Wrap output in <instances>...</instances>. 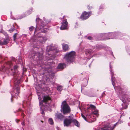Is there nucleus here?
<instances>
[{
	"instance_id": "6",
	"label": "nucleus",
	"mask_w": 130,
	"mask_h": 130,
	"mask_svg": "<svg viewBox=\"0 0 130 130\" xmlns=\"http://www.w3.org/2000/svg\"><path fill=\"white\" fill-rule=\"evenodd\" d=\"M75 55V52L72 51L70 53H67L64 56V58L68 62L71 63L74 60Z\"/></svg>"
},
{
	"instance_id": "20",
	"label": "nucleus",
	"mask_w": 130,
	"mask_h": 130,
	"mask_svg": "<svg viewBox=\"0 0 130 130\" xmlns=\"http://www.w3.org/2000/svg\"><path fill=\"white\" fill-rule=\"evenodd\" d=\"M63 87L62 86H59L57 87V89L59 92H61L62 90Z\"/></svg>"
},
{
	"instance_id": "34",
	"label": "nucleus",
	"mask_w": 130,
	"mask_h": 130,
	"mask_svg": "<svg viewBox=\"0 0 130 130\" xmlns=\"http://www.w3.org/2000/svg\"><path fill=\"white\" fill-rule=\"evenodd\" d=\"M21 124H22V125L23 126L24 125H25V123H24V122L23 121V122Z\"/></svg>"
},
{
	"instance_id": "30",
	"label": "nucleus",
	"mask_w": 130,
	"mask_h": 130,
	"mask_svg": "<svg viewBox=\"0 0 130 130\" xmlns=\"http://www.w3.org/2000/svg\"><path fill=\"white\" fill-rule=\"evenodd\" d=\"M87 39L90 40H92V38L90 36H89L88 37Z\"/></svg>"
},
{
	"instance_id": "29",
	"label": "nucleus",
	"mask_w": 130,
	"mask_h": 130,
	"mask_svg": "<svg viewBox=\"0 0 130 130\" xmlns=\"http://www.w3.org/2000/svg\"><path fill=\"white\" fill-rule=\"evenodd\" d=\"M41 19H40L39 18H37L36 19V21L37 22H39L40 21Z\"/></svg>"
},
{
	"instance_id": "42",
	"label": "nucleus",
	"mask_w": 130,
	"mask_h": 130,
	"mask_svg": "<svg viewBox=\"0 0 130 130\" xmlns=\"http://www.w3.org/2000/svg\"><path fill=\"white\" fill-rule=\"evenodd\" d=\"M90 65H91V64H90V65H89V67H90Z\"/></svg>"
},
{
	"instance_id": "16",
	"label": "nucleus",
	"mask_w": 130,
	"mask_h": 130,
	"mask_svg": "<svg viewBox=\"0 0 130 130\" xmlns=\"http://www.w3.org/2000/svg\"><path fill=\"white\" fill-rule=\"evenodd\" d=\"M9 41V39L8 38H6L4 39L3 42H1V45H5L7 44Z\"/></svg>"
},
{
	"instance_id": "17",
	"label": "nucleus",
	"mask_w": 130,
	"mask_h": 130,
	"mask_svg": "<svg viewBox=\"0 0 130 130\" xmlns=\"http://www.w3.org/2000/svg\"><path fill=\"white\" fill-rule=\"evenodd\" d=\"M92 114L94 115L96 117H98L99 115V114L98 113V111L96 109V110H94L92 111Z\"/></svg>"
},
{
	"instance_id": "9",
	"label": "nucleus",
	"mask_w": 130,
	"mask_h": 130,
	"mask_svg": "<svg viewBox=\"0 0 130 130\" xmlns=\"http://www.w3.org/2000/svg\"><path fill=\"white\" fill-rule=\"evenodd\" d=\"M36 89L37 95L38 96V99L39 101V104L40 105L41 103H42V101L43 100H41V95L42 94L41 91L42 90V88L40 87V85H39V86H37L36 87Z\"/></svg>"
},
{
	"instance_id": "47",
	"label": "nucleus",
	"mask_w": 130,
	"mask_h": 130,
	"mask_svg": "<svg viewBox=\"0 0 130 130\" xmlns=\"http://www.w3.org/2000/svg\"><path fill=\"white\" fill-rule=\"evenodd\" d=\"M101 9V8L100 7V9Z\"/></svg>"
},
{
	"instance_id": "12",
	"label": "nucleus",
	"mask_w": 130,
	"mask_h": 130,
	"mask_svg": "<svg viewBox=\"0 0 130 130\" xmlns=\"http://www.w3.org/2000/svg\"><path fill=\"white\" fill-rule=\"evenodd\" d=\"M91 12H87L84 11L81 15L80 18L82 20H84L88 19L91 15Z\"/></svg>"
},
{
	"instance_id": "2",
	"label": "nucleus",
	"mask_w": 130,
	"mask_h": 130,
	"mask_svg": "<svg viewBox=\"0 0 130 130\" xmlns=\"http://www.w3.org/2000/svg\"><path fill=\"white\" fill-rule=\"evenodd\" d=\"M110 72H111V79L112 82V85L114 87V88L116 89L117 91L118 92V94L119 96L120 99L123 102V103L122 104V109H126L127 107V105L126 103V95L125 93V92H124L122 89H121L120 87L119 86H118L115 87V78L113 77V72H111V70H110Z\"/></svg>"
},
{
	"instance_id": "37",
	"label": "nucleus",
	"mask_w": 130,
	"mask_h": 130,
	"mask_svg": "<svg viewBox=\"0 0 130 130\" xmlns=\"http://www.w3.org/2000/svg\"><path fill=\"white\" fill-rule=\"evenodd\" d=\"M25 101H24L23 102V105H24L25 104Z\"/></svg>"
},
{
	"instance_id": "4",
	"label": "nucleus",
	"mask_w": 130,
	"mask_h": 130,
	"mask_svg": "<svg viewBox=\"0 0 130 130\" xmlns=\"http://www.w3.org/2000/svg\"><path fill=\"white\" fill-rule=\"evenodd\" d=\"M51 101L50 98L47 96H45L43 98V100L42 102V103H41V104L42 105L40 107L41 110H42L41 112V113L42 115L44 114V110H48L50 108Z\"/></svg>"
},
{
	"instance_id": "28",
	"label": "nucleus",
	"mask_w": 130,
	"mask_h": 130,
	"mask_svg": "<svg viewBox=\"0 0 130 130\" xmlns=\"http://www.w3.org/2000/svg\"><path fill=\"white\" fill-rule=\"evenodd\" d=\"M45 25H44V24H43L42 23H41V26H40V27L39 28V29H40L42 28L43 27H44V26H45Z\"/></svg>"
},
{
	"instance_id": "46",
	"label": "nucleus",
	"mask_w": 130,
	"mask_h": 130,
	"mask_svg": "<svg viewBox=\"0 0 130 130\" xmlns=\"http://www.w3.org/2000/svg\"><path fill=\"white\" fill-rule=\"evenodd\" d=\"M76 24H77V23H76Z\"/></svg>"
},
{
	"instance_id": "23",
	"label": "nucleus",
	"mask_w": 130,
	"mask_h": 130,
	"mask_svg": "<svg viewBox=\"0 0 130 130\" xmlns=\"http://www.w3.org/2000/svg\"><path fill=\"white\" fill-rule=\"evenodd\" d=\"M48 122L51 124H53V120L51 118H50L48 119Z\"/></svg>"
},
{
	"instance_id": "8",
	"label": "nucleus",
	"mask_w": 130,
	"mask_h": 130,
	"mask_svg": "<svg viewBox=\"0 0 130 130\" xmlns=\"http://www.w3.org/2000/svg\"><path fill=\"white\" fill-rule=\"evenodd\" d=\"M42 52H41V53L39 52H37V53H35L34 52L32 51L31 53V54H30L29 57L30 58L33 59L35 58V56H37L38 57V58L40 60L42 59Z\"/></svg>"
},
{
	"instance_id": "26",
	"label": "nucleus",
	"mask_w": 130,
	"mask_h": 130,
	"mask_svg": "<svg viewBox=\"0 0 130 130\" xmlns=\"http://www.w3.org/2000/svg\"><path fill=\"white\" fill-rule=\"evenodd\" d=\"M81 116L86 121H87V118L83 114H81Z\"/></svg>"
},
{
	"instance_id": "35",
	"label": "nucleus",
	"mask_w": 130,
	"mask_h": 130,
	"mask_svg": "<svg viewBox=\"0 0 130 130\" xmlns=\"http://www.w3.org/2000/svg\"><path fill=\"white\" fill-rule=\"evenodd\" d=\"M19 121L20 120H18V119H16V121L17 123L18 122H19Z\"/></svg>"
},
{
	"instance_id": "40",
	"label": "nucleus",
	"mask_w": 130,
	"mask_h": 130,
	"mask_svg": "<svg viewBox=\"0 0 130 130\" xmlns=\"http://www.w3.org/2000/svg\"><path fill=\"white\" fill-rule=\"evenodd\" d=\"M24 114L23 113H22V116H23V117L24 116Z\"/></svg>"
},
{
	"instance_id": "43",
	"label": "nucleus",
	"mask_w": 130,
	"mask_h": 130,
	"mask_svg": "<svg viewBox=\"0 0 130 130\" xmlns=\"http://www.w3.org/2000/svg\"><path fill=\"white\" fill-rule=\"evenodd\" d=\"M11 102H12V99H11Z\"/></svg>"
},
{
	"instance_id": "19",
	"label": "nucleus",
	"mask_w": 130,
	"mask_h": 130,
	"mask_svg": "<svg viewBox=\"0 0 130 130\" xmlns=\"http://www.w3.org/2000/svg\"><path fill=\"white\" fill-rule=\"evenodd\" d=\"M54 48L52 47H50L49 46H47L46 48V51L48 52L50 51H53L54 50Z\"/></svg>"
},
{
	"instance_id": "48",
	"label": "nucleus",
	"mask_w": 130,
	"mask_h": 130,
	"mask_svg": "<svg viewBox=\"0 0 130 130\" xmlns=\"http://www.w3.org/2000/svg\"><path fill=\"white\" fill-rule=\"evenodd\" d=\"M32 9H31V11H32Z\"/></svg>"
},
{
	"instance_id": "31",
	"label": "nucleus",
	"mask_w": 130,
	"mask_h": 130,
	"mask_svg": "<svg viewBox=\"0 0 130 130\" xmlns=\"http://www.w3.org/2000/svg\"><path fill=\"white\" fill-rule=\"evenodd\" d=\"M31 96L30 95H29V97L28 98V101H29L30 99H31Z\"/></svg>"
},
{
	"instance_id": "3",
	"label": "nucleus",
	"mask_w": 130,
	"mask_h": 130,
	"mask_svg": "<svg viewBox=\"0 0 130 130\" xmlns=\"http://www.w3.org/2000/svg\"><path fill=\"white\" fill-rule=\"evenodd\" d=\"M47 39L46 37L42 36L40 33H38L35 37L31 39V41L33 42L34 44L39 46L42 45Z\"/></svg>"
},
{
	"instance_id": "44",
	"label": "nucleus",
	"mask_w": 130,
	"mask_h": 130,
	"mask_svg": "<svg viewBox=\"0 0 130 130\" xmlns=\"http://www.w3.org/2000/svg\"><path fill=\"white\" fill-rule=\"evenodd\" d=\"M30 13H28V14H30Z\"/></svg>"
},
{
	"instance_id": "5",
	"label": "nucleus",
	"mask_w": 130,
	"mask_h": 130,
	"mask_svg": "<svg viewBox=\"0 0 130 130\" xmlns=\"http://www.w3.org/2000/svg\"><path fill=\"white\" fill-rule=\"evenodd\" d=\"M68 119L66 118L64 120V126H68L71 122H73L75 125L77 127L79 126V122L75 119L73 118V116L72 115H71L68 117Z\"/></svg>"
},
{
	"instance_id": "22",
	"label": "nucleus",
	"mask_w": 130,
	"mask_h": 130,
	"mask_svg": "<svg viewBox=\"0 0 130 130\" xmlns=\"http://www.w3.org/2000/svg\"><path fill=\"white\" fill-rule=\"evenodd\" d=\"M93 52L92 50L91 49H88L87 50L86 52V54H87V53L90 54Z\"/></svg>"
},
{
	"instance_id": "33",
	"label": "nucleus",
	"mask_w": 130,
	"mask_h": 130,
	"mask_svg": "<svg viewBox=\"0 0 130 130\" xmlns=\"http://www.w3.org/2000/svg\"><path fill=\"white\" fill-rule=\"evenodd\" d=\"M37 28V26L36 27V28L35 29V32H34V34H36V31H37V29H36Z\"/></svg>"
},
{
	"instance_id": "1",
	"label": "nucleus",
	"mask_w": 130,
	"mask_h": 130,
	"mask_svg": "<svg viewBox=\"0 0 130 130\" xmlns=\"http://www.w3.org/2000/svg\"><path fill=\"white\" fill-rule=\"evenodd\" d=\"M6 64L7 66L6 67H9L10 68L8 69L6 68L5 66H2L1 70L3 72L6 71L7 72L8 71L10 73L12 72L13 73V78L14 82V89H14L13 91L12 92L11 95L12 98H15V96L18 95L20 93V87L19 84L21 82V80L20 77L19 73L17 72V70L18 68V66L15 65L13 67V70L14 71V72L13 71V69L11 68L13 65L12 62L8 61Z\"/></svg>"
},
{
	"instance_id": "13",
	"label": "nucleus",
	"mask_w": 130,
	"mask_h": 130,
	"mask_svg": "<svg viewBox=\"0 0 130 130\" xmlns=\"http://www.w3.org/2000/svg\"><path fill=\"white\" fill-rule=\"evenodd\" d=\"M68 23L67 22V20L65 19L63 21L62 25L60 27L61 30L67 29L68 28Z\"/></svg>"
},
{
	"instance_id": "10",
	"label": "nucleus",
	"mask_w": 130,
	"mask_h": 130,
	"mask_svg": "<svg viewBox=\"0 0 130 130\" xmlns=\"http://www.w3.org/2000/svg\"><path fill=\"white\" fill-rule=\"evenodd\" d=\"M121 123V122L119 123V121L118 122L112 126H111L110 125H109L108 126L106 125L104 127L101 128V130H113L117 125Z\"/></svg>"
},
{
	"instance_id": "39",
	"label": "nucleus",
	"mask_w": 130,
	"mask_h": 130,
	"mask_svg": "<svg viewBox=\"0 0 130 130\" xmlns=\"http://www.w3.org/2000/svg\"><path fill=\"white\" fill-rule=\"evenodd\" d=\"M19 111H22V110L21 109H19Z\"/></svg>"
},
{
	"instance_id": "49",
	"label": "nucleus",
	"mask_w": 130,
	"mask_h": 130,
	"mask_svg": "<svg viewBox=\"0 0 130 130\" xmlns=\"http://www.w3.org/2000/svg\"><path fill=\"white\" fill-rule=\"evenodd\" d=\"M129 119H130V117L129 118Z\"/></svg>"
},
{
	"instance_id": "25",
	"label": "nucleus",
	"mask_w": 130,
	"mask_h": 130,
	"mask_svg": "<svg viewBox=\"0 0 130 130\" xmlns=\"http://www.w3.org/2000/svg\"><path fill=\"white\" fill-rule=\"evenodd\" d=\"M34 27L33 26H32L29 27V29L30 31H31L34 30Z\"/></svg>"
},
{
	"instance_id": "36",
	"label": "nucleus",
	"mask_w": 130,
	"mask_h": 130,
	"mask_svg": "<svg viewBox=\"0 0 130 130\" xmlns=\"http://www.w3.org/2000/svg\"><path fill=\"white\" fill-rule=\"evenodd\" d=\"M109 66H110V69H111L112 68V67L111 66L110 63Z\"/></svg>"
},
{
	"instance_id": "15",
	"label": "nucleus",
	"mask_w": 130,
	"mask_h": 130,
	"mask_svg": "<svg viewBox=\"0 0 130 130\" xmlns=\"http://www.w3.org/2000/svg\"><path fill=\"white\" fill-rule=\"evenodd\" d=\"M66 65L64 63H60L58 65L57 67L58 69L62 70L63 69L65 68Z\"/></svg>"
},
{
	"instance_id": "38",
	"label": "nucleus",
	"mask_w": 130,
	"mask_h": 130,
	"mask_svg": "<svg viewBox=\"0 0 130 130\" xmlns=\"http://www.w3.org/2000/svg\"><path fill=\"white\" fill-rule=\"evenodd\" d=\"M119 123H120V122H121V123H122V121L120 120H119L118 122H119Z\"/></svg>"
},
{
	"instance_id": "24",
	"label": "nucleus",
	"mask_w": 130,
	"mask_h": 130,
	"mask_svg": "<svg viewBox=\"0 0 130 130\" xmlns=\"http://www.w3.org/2000/svg\"><path fill=\"white\" fill-rule=\"evenodd\" d=\"M87 83H88V81L87 80H86V82H85V83L84 84H82L81 85V86L83 87H85L87 85Z\"/></svg>"
},
{
	"instance_id": "11",
	"label": "nucleus",
	"mask_w": 130,
	"mask_h": 130,
	"mask_svg": "<svg viewBox=\"0 0 130 130\" xmlns=\"http://www.w3.org/2000/svg\"><path fill=\"white\" fill-rule=\"evenodd\" d=\"M104 36H108V37L106 39H117L118 38L117 36V33L115 32H111L108 33H105L103 34Z\"/></svg>"
},
{
	"instance_id": "41",
	"label": "nucleus",
	"mask_w": 130,
	"mask_h": 130,
	"mask_svg": "<svg viewBox=\"0 0 130 130\" xmlns=\"http://www.w3.org/2000/svg\"><path fill=\"white\" fill-rule=\"evenodd\" d=\"M0 45H1V41H0Z\"/></svg>"
},
{
	"instance_id": "18",
	"label": "nucleus",
	"mask_w": 130,
	"mask_h": 130,
	"mask_svg": "<svg viewBox=\"0 0 130 130\" xmlns=\"http://www.w3.org/2000/svg\"><path fill=\"white\" fill-rule=\"evenodd\" d=\"M63 48L65 51H67L69 49L68 45L67 44H63Z\"/></svg>"
},
{
	"instance_id": "32",
	"label": "nucleus",
	"mask_w": 130,
	"mask_h": 130,
	"mask_svg": "<svg viewBox=\"0 0 130 130\" xmlns=\"http://www.w3.org/2000/svg\"><path fill=\"white\" fill-rule=\"evenodd\" d=\"M13 30V29H10L9 30V31H10V32H12Z\"/></svg>"
},
{
	"instance_id": "7",
	"label": "nucleus",
	"mask_w": 130,
	"mask_h": 130,
	"mask_svg": "<svg viewBox=\"0 0 130 130\" xmlns=\"http://www.w3.org/2000/svg\"><path fill=\"white\" fill-rule=\"evenodd\" d=\"M61 110H62L64 114L69 113L70 111V108L65 101H63L61 105Z\"/></svg>"
},
{
	"instance_id": "45",
	"label": "nucleus",
	"mask_w": 130,
	"mask_h": 130,
	"mask_svg": "<svg viewBox=\"0 0 130 130\" xmlns=\"http://www.w3.org/2000/svg\"><path fill=\"white\" fill-rule=\"evenodd\" d=\"M23 18V17H21V18Z\"/></svg>"
},
{
	"instance_id": "21",
	"label": "nucleus",
	"mask_w": 130,
	"mask_h": 130,
	"mask_svg": "<svg viewBox=\"0 0 130 130\" xmlns=\"http://www.w3.org/2000/svg\"><path fill=\"white\" fill-rule=\"evenodd\" d=\"M90 108H91L92 109V111H93L94 110H96V109L95 106L92 104L90 105V107L89 108H88V109Z\"/></svg>"
},
{
	"instance_id": "14",
	"label": "nucleus",
	"mask_w": 130,
	"mask_h": 130,
	"mask_svg": "<svg viewBox=\"0 0 130 130\" xmlns=\"http://www.w3.org/2000/svg\"><path fill=\"white\" fill-rule=\"evenodd\" d=\"M55 117L60 120H62L64 118V116L61 113H58L56 114Z\"/></svg>"
},
{
	"instance_id": "27",
	"label": "nucleus",
	"mask_w": 130,
	"mask_h": 130,
	"mask_svg": "<svg viewBox=\"0 0 130 130\" xmlns=\"http://www.w3.org/2000/svg\"><path fill=\"white\" fill-rule=\"evenodd\" d=\"M17 34V33H15L13 35V37L14 38V40H15V39Z\"/></svg>"
}]
</instances>
